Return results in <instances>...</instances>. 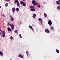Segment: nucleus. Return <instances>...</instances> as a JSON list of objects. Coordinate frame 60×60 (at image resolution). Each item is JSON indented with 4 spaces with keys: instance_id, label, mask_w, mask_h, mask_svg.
<instances>
[{
    "instance_id": "72a5a7b5",
    "label": "nucleus",
    "mask_w": 60,
    "mask_h": 60,
    "mask_svg": "<svg viewBox=\"0 0 60 60\" xmlns=\"http://www.w3.org/2000/svg\"><path fill=\"white\" fill-rule=\"evenodd\" d=\"M26 53L27 56H28V53Z\"/></svg>"
},
{
    "instance_id": "aec40b11",
    "label": "nucleus",
    "mask_w": 60,
    "mask_h": 60,
    "mask_svg": "<svg viewBox=\"0 0 60 60\" xmlns=\"http://www.w3.org/2000/svg\"><path fill=\"white\" fill-rule=\"evenodd\" d=\"M10 19L11 21H13V20H14V19L12 17V18H10Z\"/></svg>"
},
{
    "instance_id": "9b49d317",
    "label": "nucleus",
    "mask_w": 60,
    "mask_h": 60,
    "mask_svg": "<svg viewBox=\"0 0 60 60\" xmlns=\"http://www.w3.org/2000/svg\"><path fill=\"white\" fill-rule=\"evenodd\" d=\"M15 10L16 11H17V12H19V8H16Z\"/></svg>"
},
{
    "instance_id": "58836bf2",
    "label": "nucleus",
    "mask_w": 60,
    "mask_h": 60,
    "mask_svg": "<svg viewBox=\"0 0 60 60\" xmlns=\"http://www.w3.org/2000/svg\"><path fill=\"white\" fill-rule=\"evenodd\" d=\"M8 3H6V4H5V5H7V4H8Z\"/></svg>"
},
{
    "instance_id": "ddd939ff",
    "label": "nucleus",
    "mask_w": 60,
    "mask_h": 60,
    "mask_svg": "<svg viewBox=\"0 0 60 60\" xmlns=\"http://www.w3.org/2000/svg\"><path fill=\"white\" fill-rule=\"evenodd\" d=\"M20 5H19V2H17V6H18V7H19Z\"/></svg>"
},
{
    "instance_id": "a19ab883",
    "label": "nucleus",
    "mask_w": 60,
    "mask_h": 60,
    "mask_svg": "<svg viewBox=\"0 0 60 60\" xmlns=\"http://www.w3.org/2000/svg\"><path fill=\"white\" fill-rule=\"evenodd\" d=\"M0 53H2V52L1 51H0Z\"/></svg>"
},
{
    "instance_id": "a211bd4d",
    "label": "nucleus",
    "mask_w": 60,
    "mask_h": 60,
    "mask_svg": "<svg viewBox=\"0 0 60 60\" xmlns=\"http://www.w3.org/2000/svg\"><path fill=\"white\" fill-rule=\"evenodd\" d=\"M50 29L51 30H53V29H54V27L52 26H51L50 27Z\"/></svg>"
},
{
    "instance_id": "5701e85b",
    "label": "nucleus",
    "mask_w": 60,
    "mask_h": 60,
    "mask_svg": "<svg viewBox=\"0 0 60 60\" xmlns=\"http://www.w3.org/2000/svg\"><path fill=\"white\" fill-rule=\"evenodd\" d=\"M5 34H2V37H5Z\"/></svg>"
},
{
    "instance_id": "b1692460",
    "label": "nucleus",
    "mask_w": 60,
    "mask_h": 60,
    "mask_svg": "<svg viewBox=\"0 0 60 60\" xmlns=\"http://www.w3.org/2000/svg\"><path fill=\"white\" fill-rule=\"evenodd\" d=\"M22 5L23 6H25V5H26V4H25V3L24 2V3Z\"/></svg>"
},
{
    "instance_id": "37998d69",
    "label": "nucleus",
    "mask_w": 60,
    "mask_h": 60,
    "mask_svg": "<svg viewBox=\"0 0 60 60\" xmlns=\"http://www.w3.org/2000/svg\"><path fill=\"white\" fill-rule=\"evenodd\" d=\"M21 23H22V22H20V24H21Z\"/></svg>"
},
{
    "instance_id": "4be33fe9",
    "label": "nucleus",
    "mask_w": 60,
    "mask_h": 60,
    "mask_svg": "<svg viewBox=\"0 0 60 60\" xmlns=\"http://www.w3.org/2000/svg\"><path fill=\"white\" fill-rule=\"evenodd\" d=\"M0 55L1 56H2L3 55V53H0Z\"/></svg>"
},
{
    "instance_id": "423d86ee",
    "label": "nucleus",
    "mask_w": 60,
    "mask_h": 60,
    "mask_svg": "<svg viewBox=\"0 0 60 60\" xmlns=\"http://www.w3.org/2000/svg\"><path fill=\"white\" fill-rule=\"evenodd\" d=\"M45 32L47 33H49V30H48V29H45Z\"/></svg>"
},
{
    "instance_id": "2f4dec72",
    "label": "nucleus",
    "mask_w": 60,
    "mask_h": 60,
    "mask_svg": "<svg viewBox=\"0 0 60 60\" xmlns=\"http://www.w3.org/2000/svg\"><path fill=\"white\" fill-rule=\"evenodd\" d=\"M17 32V30H15V33H16Z\"/></svg>"
},
{
    "instance_id": "a878e982",
    "label": "nucleus",
    "mask_w": 60,
    "mask_h": 60,
    "mask_svg": "<svg viewBox=\"0 0 60 60\" xmlns=\"http://www.w3.org/2000/svg\"><path fill=\"white\" fill-rule=\"evenodd\" d=\"M19 36L20 37V38H22V36H21V34H20L19 35Z\"/></svg>"
},
{
    "instance_id": "7c9ffc66",
    "label": "nucleus",
    "mask_w": 60,
    "mask_h": 60,
    "mask_svg": "<svg viewBox=\"0 0 60 60\" xmlns=\"http://www.w3.org/2000/svg\"><path fill=\"white\" fill-rule=\"evenodd\" d=\"M29 27L30 28V29H32V26H29Z\"/></svg>"
},
{
    "instance_id": "f03ea898",
    "label": "nucleus",
    "mask_w": 60,
    "mask_h": 60,
    "mask_svg": "<svg viewBox=\"0 0 60 60\" xmlns=\"http://www.w3.org/2000/svg\"><path fill=\"white\" fill-rule=\"evenodd\" d=\"M32 3L33 4L34 6L35 5V3H36V2L35 1V0H33L32 1Z\"/></svg>"
},
{
    "instance_id": "412c9836",
    "label": "nucleus",
    "mask_w": 60,
    "mask_h": 60,
    "mask_svg": "<svg viewBox=\"0 0 60 60\" xmlns=\"http://www.w3.org/2000/svg\"><path fill=\"white\" fill-rule=\"evenodd\" d=\"M44 15L45 17H47V14H46V13H44Z\"/></svg>"
},
{
    "instance_id": "f8f14e48",
    "label": "nucleus",
    "mask_w": 60,
    "mask_h": 60,
    "mask_svg": "<svg viewBox=\"0 0 60 60\" xmlns=\"http://www.w3.org/2000/svg\"><path fill=\"white\" fill-rule=\"evenodd\" d=\"M18 2V0H15V1H14V3L15 4H17V3Z\"/></svg>"
},
{
    "instance_id": "4468645a",
    "label": "nucleus",
    "mask_w": 60,
    "mask_h": 60,
    "mask_svg": "<svg viewBox=\"0 0 60 60\" xmlns=\"http://www.w3.org/2000/svg\"><path fill=\"white\" fill-rule=\"evenodd\" d=\"M8 31L9 32V31H11V28L9 27H8Z\"/></svg>"
},
{
    "instance_id": "39448f33",
    "label": "nucleus",
    "mask_w": 60,
    "mask_h": 60,
    "mask_svg": "<svg viewBox=\"0 0 60 60\" xmlns=\"http://www.w3.org/2000/svg\"><path fill=\"white\" fill-rule=\"evenodd\" d=\"M16 11V9H15V8L14 7L12 8V11H13L12 12L13 13H14L15 12V11Z\"/></svg>"
},
{
    "instance_id": "c85d7f7f",
    "label": "nucleus",
    "mask_w": 60,
    "mask_h": 60,
    "mask_svg": "<svg viewBox=\"0 0 60 60\" xmlns=\"http://www.w3.org/2000/svg\"><path fill=\"white\" fill-rule=\"evenodd\" d=\"M13 37L12 36H11V38H10V39L11 40H12V39H13Z\"/></svg>"
},
{
    "instance_id": "6e6552de",
    "label": "nucleus",
    "mask_w": 60,
    "mask_h": 60,
    "mask_svg": "<svg viewBox=\"0 0 60 60\" xmlns=\"http://www.w3.org/2000/svg\"><path fill=\"white\" fill-rule=\"evenodd\" d=\"M56 2L57 4H58V5H59V4H60V2H59V1H56Z\"/></svg>"
},
{
    "instance_id": "7ed1b4c3",
    "label": "nucleus",
    "mask_w": 60,
    "mask_h": 60,
    "mask_svg": "<svg viewBox=\"0 0 60 60\" xmlns=\"http://www.w3.org/2000/svg\"><path fill=\"white\" fill-rule=\"evenodd\" d=\"M10 26L11 27V28L13 29H14V25L12 23L10 24Z\"/></svg>"
},
{
    "instance_id": "0eeeda50",
    "label": "nucleus",
    "mask_w": 60,
    "mask_h": 60,
    "mask_svg": "<svg viewBox=\"0 0 60 60\" xmlns=\"http://www.w3.org/2000/svg\"><path fill=\"white\" fill-rule=\"evenodd\" d=\"M36 16V14H33V17L34 19L35 18V17Z\"/></svg>"
},
{
    "instance_id": "20e7f679",
    "label": "nucleus",
    "mask_w": 60,
    "mask_h": 60,
    "mask_svg": "<svg viewBox=\"0 0 60 60\" xmlns=\"http://www.w3.org/2000/svg\"><path fill=\"white\" fill-rule=\"evenodd\" d=\"M18 57H20L21 58H23V56L22 55H21L20 54H19L18 55Z\"/></svg>"
},
{
    "instance_id": "f704fd0d",
    "label": "nucleus",
    "mask_w": 60,
    "mask_h": 60,
    "mask_svg": "<svg viewBox=\"0 0 60 60\" xmlns=\"http://www.w3.org/2000/svg\"><path fill=\"white\" fill-rule=\"evenodd\" d=\"M31 29L32 30H33V31H34V29L33 28H32Z\"/></svg>"
},
{
    "instance_id": "cd10ccee",
    "label": "nucleus",
    "mask_w": 60,
    "mask_h": 60,
    "mask_svg": "<svg viewBox=\"0 0 60 60\" xmlns=\"http://www.w3.org/2000/svg\"><path fill=\"white\" fill-rule=\"evenodd\" d=\"M38 4L37 3H35V5H37Z\"/></svg>"
},
{
    "instance_id": "8fccbe9b",
    "label": "nucleus",
    "mask_w": 60,
    "mask_h": 60,
    "mask_svg": "<svg viewBox=\"0 0 60 60\" xmlns=\"http://www.w3.org/2000/svg\"><path fill=\"white\" fill-rule=\"evenodd\" d=\"M41 22V24H42V22Z\"/></svg>"
},
{
    "instance_id": "c03bdc74",
    "label": "nucleus",
    "mask_w": 60,
    "mask_h": 60,
    "mask_svg": "<svg viewBox=\"0 0 60 60\" xmlns=\"http://www.w3.org/2000/svg\"><path fill=\"white\" fill-rule=\"evenodd\" d=\"M5 6H6V7H7V5H6Z\"/></svg>"
},
{
    "instance_id": "a18cd8bd",
    "label": "nucleus",
    "mask_w": 60,
    "mask_h": 60,
    "mask_svg": "<svg viewBox=\"0 0 60 60\" xmlns=\"http://www.w3.org/2000/svg\"><path fill=\"white\" fill-rule=\"evenodd\" d=\"M26 53H28V52L27 51H26Z\"/></svg>"
},
{
    "instance_id": "f257e3e1",
    "label": "nucleus",
    "mask_w": 60,
    "mask_h": 60,
    "mask_svg": "<svg viewBox=\"0 0 60 60\" xmlns=\"http://www.w3.org/2000/svg\"><path fill=\"white\" fill-rule=\"evenodd\" d=\"M48 23L49 25L50 26H51V25L52 24V21H51L50 20H49V21L48 22Z\"/></svg>"
},
{
    "instance_id": "e433bc0d",
    "label": "nucleus",
    "mask_w": 60,
    "mask_h": 60,
    "mask_svg": "<svg viewBox=\"0 0 60 60\" xmlns=\"http://www.w3.org/2000/svg\"><path fill=\"white\" fill-rule=\"evenodd\" d=\"M8 25H10V23H9V22H8Z\"/></svg>"
},
{
    "instance_id": "ea45409f",
    "label": "nucleus",
    "mask_w": 60,
    "mask_h": 60,
    "mask_svg": "<svg viewBox=\"0 0 60 60\" xmlns=\"http://www.w3.org/2000/svg\"><path fill=\"white\" fill-rule=\"evenodd\" d=\"M43 3L44 4H46V2H44Z\"/></svg>"
},
{
    "instance_id": "de8ad7c7",
    "label": "nucleus",
    "mask_w": 60,
    "mask_h": 60,
    "mask_svg": "<svg viewBox=\"0 0 60 60\" xmlns=\"http://www.w3.org/2000/svg\"><path fill=\"white\" fill-rule=\"evenodd\" d=\"M8 6V4L7 5V6Z\"/></svg>"
},
{
    "instance_id": "6ab92c4d",
    "label": "nucleus",
    "mask_w": 60,
    "mask_h": 60,
    "mask_svg": "<svg viewBox=\"0 0 60 60\" xmlns=\"http://www.w3.org/2000/svg\"><path fill=\"white\" fill-rule=\"evenodd\" d=\"M56 51L57 53H59V51L57 49H56Z\"/></svg>"
},
{
    "instance_id": "1a4fd4ad",
    "label": "nucleus",
    "mask_w": 60,
    "mask_h": 60,
    "mask_svg": "<svg viewBox=\"0 0 60 60\" xmlns=\"http://www.w3.org/2000/svg\"><path fill=\"white\" fill-rule=\"evenodd\" d=\"M30 11H35V10L34 9H30Z\"/></svg>"
},
{
    "instance_id": "f3484780",
    "label": "nucleus",
    "mask_w": 60,
    "mask_h": 60,
    "mask_svg": "<svg viewBox=\"0 0 60 60\" xmlns=\"http://www.w3.org/2000/svg\"><path fill=\"white\" fill-rule=\"evenodd\" d=\"M57 9L58 10H60V6H58L57 7Z\"/></svg>"
},
{
    "instance_id": "393cba45",
    "label": "nucleus",
    "mask_w": 60,
    "mask_h": 60,
    "mask_svg": "<svg viewBox=\"0 0 60 60\" xmlns=\"http://www.w3.org/2000/svg\"><path fill=\"white\" fill-rule=\"evenodd\" d=\"M38 8H40V7H41V5H40L39 4L38 5Z\"/></svg>"
},
{
    "instance_id": "473e14b6",
    "label": "nucleus",
    "mask_w": 60,
    "mask_h": 60,
    "mask_svg": "<svg viewBox=\"0 0 60 60\" xmlns=\"http://www.w3.org/2000/svg\"><path fill=\"white\" fill-rule=\"evenodd\" d=\"M0 35H2V31H1V32H0Z\"/></svg>"
},
{
    "instance_id": "79ce46f5",
    "label": "nucleus",
    "mask_w": 60,
    "mask_h": 60,
    "mask_svg": "<svg viewBox=\"0 0 60 60\" xmlns=\"http://www.w3.org/2000/svg\"><path fill=\"white\" fill-rule=\"evenodd\" d=\"M1 31V29L0 28V31Z\"/></svg>"
},
{
    "instance_id": "c9c22d12",
    "label": "nucleus",
    "mask_w": 60,
    "mask_h": 60,
    "mask_svg": "<svg viewBox=\"0 0 60 60\" xmlns=\"http://www.w3.org/2000/svg\"><path fill=\"white\" fill-rule=\"evenodd\" d=\"M10 17L11 18H12V17H11V15L10 16Z\"/></svg>"
},
{
    "instance_id": "9d476101",
    "label": "nucleus",
    "mask_w": 60,
    "mask_h": 60,
    "mask_svg": "<svg viewBox=\"0 0 60 60\" xmlns=\"http://www.w3.org/2000/svg\"><path fill=\"white\" fill-rule=\"evenodd\" d=\"M30 7L31 9H34V7L33 6H30Z\"/></svg>"
},
{
    "instance_id": "49530a36",
    "label": "nucleus",
    "mask_w": 60,
    "mask_h": 60,
    "mask_svg": "<svg viewBox=\"0 0 60 60\" xmlns=\"http://www.w3.org/2000/svg\"><path fill=\"white\" fill-rule=\"evenodd\" d=\"M1 6L0 5V8H1Z\"/></svg>"
},
{
    "instance_id": "dca6fc26",
    "label": "nucleus",
    "mask_w": 60,
    "mask_h": 60,
    "mask_svg": "<svg viewBox=\"0 0 60 60\" xmlns=\"http://www.w3.org/2000/svg\"><path fill=\"white\" fill-rule=\"evenodd\" d=\"M24 3V2H23V1H21L20 2V3L22 5L23 4V3Z\"/></svg>"
},
{
    "instance_id": "bb28decb",
    "label": "nucleus",
    "mask_w": 60,
    "mask_h": 60,
    "mask_svg": "<svg viewBox=\"0 0 60 60\" xmlns=\"http://www.w3.org/2000/svg\"><path fill=\"white\" fill-rule=\"evenodd\" d=\"M3 34H5V31H3L2 32Z\"/></svg>"
},
{
    "instance_id": "09e8293b",
    "label": "nucleus",
    "mask_w": 60,
    "mask_h": 60,
    "mask_svg": "<svg viewBox=\"0 0 60 60\" xmlns=\"http://www.w3.org/2000/svg\"><path fill=\"white\" fill-rule=\"evenodd\" d=\"M23 0V1H25V0Z\"/></svg>"
},
{
    "instance_id": "c756f323",
    "label": "nucleus",
    "mask_w": 60,
    "mask_h": 60,
    "mask_svg": "<svg viewBox=\"0 0 60 60\" xmlns=\"http://www.w3.org/2000/svg\"><path fill=\"white\" fill-rule=\"evenodd\" d=\"M10 1V0H5V1L6 2H7V1H8V2H9Z\"/></svg>"
},
{
    "instance_id": "2eb2a0df",
    "label": "nucleus",
    "mask_w": 60,
    "mask_h": 60,
    "mask_svg": "<svg viewBox=\"0 0 60 60\" xmlns=\"http://www.w3.org/2000/svg\"><path fill=\"white\" fill-rule=\"evenodd\" d=\"M38 20L39 21H41V22H42V20H41V19L40 18H39L38 19Z\"/></svg>"
},
{
    "instance_id": "4c0bfd02",
    "label": "nucleus",
    "mask_w": 60,
    "mask_h": 60,
    "mask_svg": "<svg viewBox=\"0 0 60 60\" xmlns=\"http://www.w3.org/2000/svg\"><path fill=\"white\" fill-rule=\"evenodd\" d=\"M2 16H3V17H4V15L3 14L2 15Z\"/></svg>"
}]
</instances>
